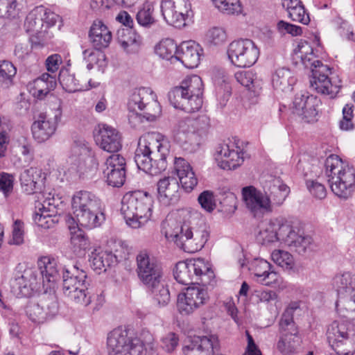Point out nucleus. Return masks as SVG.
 <instances>
[{
	"label": "nucleus",
	"instance_id": "58836bf2",
	"mask_svg": "<svg viewBox=\"0 0 355 355\" xmlns=\"http://www.w3.org/2000/svg\"><path fill=\"white\" fill-rule=\"evenodd\" d=\"M179 184L186 193H190L198 184V178L190 164L179 157Z\"/></svg>",
	"mask_w": 355,
	"mask_h": 355
},
{
	"label": "nucleus",
	"instance_id": "393cba45",
	"mask_svg": "<svg viewBox=\"0 0 355 355\" xmlns=\"http://www.w3.org/2000/svg\"><path fill=\"white\" fill-rule=\"evenodd\" d=\"M37 267H31L39 272L38 282L46 290L53 288L55 282L60 278V268L58 261L53 257L44 256L40 258Z\"/></svg>",
	"mask_w": 355,
	"mask_h": 355
},
{
	"label": "nucleus",
	"instance_id": "4468645a",
	"mask_svg": "<svg viewBox=\"0 0 355 355\" xmlns=\"http://www.w3.org/2000/svg\"><path fill=\"white\" fill-rule=\"evenodd\" d=\"M289 224L282 218H274L266 220L259 225V232L256 239L261 245H283L286 234L289 232Z\"/></svg>",
	"mask_w": 355,
	"mask_h": 355
},
{
	"label": "nucleus",
	"instance_id": "052dcab7",
	"mask_svg": "<svg viewBox=\"0 0 355 355\" xmlns=\"http://www.w3.org/2000/svg\"><path fill=\"white\" fill-rule=\"evenodd\" d=\"M153 3L149 1H146L137 14L138 23L143 26H147L153 24L155 20L153 17Z\"/></svg>",
	"mask_w": 355,
	"mask_h": 355
},
{
	"label": "nucleus",
	"instance_id": "ea45409f",
	"mask_svg": "<svg viewBox=\"0 0 355 355\" xmlns=\"http://www.w3.org/2000/svg\"><path fill=\"white\" fill-rule=\"evenodd\" d=\"M289 232L286 236L283 245L290 247L298 254L306 252L312 243V239L300 234L291 225H289Z\"/></svg>",
	"mask_w": 355,
	"mask_h": 355
},
{
	"label": "nucleus",
	"instance_id": "5701e85b",
	"mask_svg": "<svg viewBox=\"0 0 355 355\" xmlns=\"http://www.w3.org/2000/svg\"><path fill=\"white\" fill-rule=\"evenodd\" d=\"M208 295L206 290L191 286L182 289L179 293V313L189 315L205 304Z\"/></svg>",
	"mask_w": 355,
	"mask_h": 355
},
{
	"label": "nucleus",
	"instance_id": "6ab92c4d",
	"mask_svg": "<svg viewBox=\"0 0 355 355\" xmlns=\"http://www.w3.org/2000/svg\"><path fill=\"white\" fill-rule=\"evenodd\" d=\"M209 236L205 227L194 230L184 222L179 232V245L184 252L194 253L204 247Z\"/></svg>",
	"mask_w": 355,
	"mask_h": 355
},
{
	"label": "nucleus",
	"instance_id": "2eb2a0df",
	"mask_svg": "<svg viewBox=\"0 0 355 355\" xmlns=\"http://www.w3.org/2000/svg\"><path fill=\"white\" fill-rule=\"evenodd\" d=\"M62 118V110L60 105L52 110L51 113L46 115H40L38 119L32 125L34 139L40 143L49 139L55 134Z\"/></svg>",
	"mask_w": 355,
	"mask_h": 355
},
{
	"label": "nucleus",
	"instance_id": "13d9d810",
	"mask_svg": "<svg viewBox=\"0 0 355 355\" xmlns=\"http://www.w3.org/2000/svg\"><path fill=\"white\" fill-rule=\"evenodd\" d=\"M17 73L13 64L8 60H0V86L8 87L12 83Z\"/></svg>",
	"mask_w": 355,
	"mask_h": 355
},
{
	"label": "nucleus",
	"instance_id": "6e6552de",
	"mask_svg": "<svg viewBox=\"0 0 355 355\" xmlns=\"http://www.w3.org/2000/svg\"><path fill=\"white\" fill-rule=\"evenodd\" d=\"M87 273L78 263L65 267L62 270V291L71 300L83 306H88L92 302L86 281Z\"/></svg>",
	"mask_w": 355,
	"mask_h": 355
},
{
	"label": "nucleus",
	"instance_id": "49530a36",
	"mask_svg": "<svg viewBox=\"0 0 355 355\" xmlns=\"http://www.w3.org/2000/svg\"><path fill=\"white\" fill-rule=\"evenodd\" d=\"M33 149L31 144L24 142L19 144L15 153L11 155L10 160L17 167L28 165L33 159Z\"/></svg>",
	"mask_w": 355,
	"mask_h": 355
},
{
	"label": "nucleus",
	"instance_id": "603ef678",
	"mask_svg": "<svg viewBox=\"0 0 355 355\" xmlns=\"http://www.w3.org/2000/svg\"><path fill=\"white\" fill-rule=\"evenodd\" d=\"M162 233L168 243H177L178 216L176 213L173 212L167 215L162 223Z\"/></svg>",
	"mask_w": 355,
	"mask_h": 355
},
{
	"label": "nucleus",
	"instance_id": "f704fd0d",
	"mask_svg": "<svg viewBox=\"0 0 355 355\" xmlns=\"http://www.w3.org/2000/svg\"><path fill=\"white\" fill-rule=\"evenodd\" d=\"M158 198L165 205H170L176 198L178 180L174 176L165 177L157 182Z\"/></svg>",
	"mask_w": 355,
	"mask_h": 355
},
{
	"label": "nucleus",
	"instance_id": "de8ad7c7",
	"mask_svg": "<svg viewBox=\"0 0 355 355\" xmlns=\"http://www.w3.org/2000/svg\"><path fill=\"white\" fill-rule=\"evenodd\" d=\"M155 53L163 60L171 62L178 60V43L171 38L163 39L155 45Z\"/></svg>",
	"mask_w": 355,
	"mask_h": 355
},
{
	"label": "nucleus",
	"instance_id": "f3484780",
	"mask_svg": "<svg viewBox=\"0 0 355 355\" xmlns=\"http://www.w3.org/2000/svg\"><path fill=\"white\" fill-rule=\"evenodd\" d=\"M137 272L139 279L148 288L159 285L161 270L155 259L146 250L138 253L136 257Z\"/></svg>",
	"mask_w": 355,
	"mask_h": 355
},
{
	"label": "nucleus",
	"instance_id": "a211bd4d",
	"mask_svg": "<svg viewBox=\"0 0 355 355\" xmlns=\"http://www.w3.org/2000/svg\"><path fill=\"white\" fill-rule=\"evenodd\" d=\"M315 66L311 68L312 75L310 79V87L313 91L322 95L334 98L339 92L340 87L333 84L329 76L331 69L321 62H317Z\"/></svg>",
	"mask_w": 355,
	"mask_h": 355
},
{
	"label": "nucleus",
	"instance_id": "dca6fc26",
	"mask_svg": "<svg viewBox=\"0 0 355 355\" xmlns=\"http://www.w3.org/2000/svg\"><path fill=\"white\" fill-rule=\"evenodd\" d=\"M294 309L293 307H289L286 309L279 322L282 336L277 343V347L284 354L293 352L298 343L297 330L292 317V312Z\"/></svg>",
	"mask_w": 355,
	"mask_h": 355
},
{
	"label": "nucleus",
	"instance_id": "9d476101",
	"mask_svg": "<svg viewBox=\"0 0 355 355\" xmlns=\"http://www.w3.org/2000/svg\"><path fill=\"white\" fill-rule=\"evenodd\" d=\"M349 324L347 320H335L328 327V341L338 355H352L355 352V334L349 329Z\"/></svg>",
	"mask_w": 355,
	"mask_h": 355
},
{
	"label": "nucleus",
	"instance_id": "4c0bfd02",
	"mask_svg": "<svg viewBox=\"0 0 355 355\" xmlns=\"http://www.w3.org/2000/svg\"><path fill=\"white\" fill-rule=\"evenodd\" d=\"M58 312V306L55 302H51L46 307L38 304H31L27 306L26 314L34 322L42 323L53 318Z\"/></svg>",
	"mask_w": 355,
	"mask_h": 355
},
{
	"label": "nucleus",
	"instance_id": "473e14b6",
	"mask_svg": "<svg viewBox=\"0 0 355 355\" xmlns=\"http://www.w3.org/2000/svg\"><path fill=\"white\" fill-rule=\"evenodd\" d=\"M56 86L55 76L44 73L28 85L29 92L35 98H44Z\"/></svg>",
	"mask_w": 355,
	"mask_h": 355
},
{
	"label": "nucleus",
	"instance_id": "4be33fe9",
	"mask_svg": "<svg viewBox=\"0 0 355 355\" xmlns=\"http://www.w3.org/2000/svg\"><path fill=\"white\" fill-rule=\"evenodd\" d=\"M39 272L31 267L25 268L21 272L16 273L10 282L11 291L17 297H30L34 291L40 288L38 282Z\"/></svg>",
	"mask_w": 355,
	"mask_h": 355
},
{
	"label": "nucleus",
	"instance_id": "a18cd8bd",
	"mask_svg": "<svg viewBox=\"0 0 355 355\" xmlns=\"http://www.w3.org/2000/svg\"><path fill=\"white\" fill-rule=\"evenodd\" d=\"M59 80L63 89L68 92L88 90L97 87L99 84L96 82L92 83L91 80L88 81V83H80V80H76L73 74L67 72L60 73Z\"/></svg>",
	"mask_w": 355,
	"mask_h": 355
},
{
	"label": "nucleus",
	"instance_id": "37998d69",
	"mask_svg": "<svg viewBox=\"0 0 355 355\" xmlns=\"http://www.w3.org/2000/svg\"><path fill=\"white\" fill-rule=\"evenodd\" d=\"M44 6H37L27 15L24 21V28L27 33L38 35L43 31L42 17L45 15Z\"/></svg>",
	"mask_w": 355,
	"mask_h": 355
},
{
	"label": "nucleus",
	"instance_id": "864d4df0",
	"mask_svg": "<svg viewBox=\"0 0 355 355\" xmlns=\"http://www.w3.org/2000/svg\"><path fill=\"white\" fill-rule=\"evenodd\" d=\"M71 234V245L73 252L78 255L83 254L90 246L89 239L79 227L72 229Z\"/></svg>",
	"mask_w": 355,
	"mask_h": 355
},
{
	"label": "nucleus",
	"instance_id": "7ed1b4c3",
	"mask_svg": "<svg viewBox=\"0 0 355 355\" xmlns=\"http://www.w3.org/2000/svg\"><path fill=\"white\" fill-rule=\"evenodd\" d=\"M324 173L331 191L342 200H347L355 190V169L338 155H331L324 162Z\"/></svg>",
	"mask_w": 355,
	"mask_h": 355
},
{
	"label": "nucleus",
	"instance_id": "0e129e2a",
	"mask_svg": "<svg viewBox=\"0 0 355 355\" xmlns=\"http://www.w3.org/2000/svg\"><path fill=\"white\" fill-rule=\"evenodd\" d=\"M289 17L293 20L300 22L303 24H308L310 21L309 15L306 12L305 8L302 2L299 5L293 7L288 11Z\"/></svg>",
	"mask_w": 355,
	"mask_h": 355
},
{
	"label": "nucleus",
	"instance_id": "c756f323",
	"mask_svg": "<svg viewBox=\"0 0 355 355\" xmlns=\"http://www.w3.org/2000/svg\"><path fill=\"white\" fill-rule=\"evenodd\" d=\"M202 51L200 46L194 40L184 41L179 44V61L187 68H196L200 63Z\"/></svg>",
	"mask_w": 355,
	"mask_h": 355
},
{
	"label": "nucleus",
	"instance_id": "bf43d9fd",
	"mask_svg": "<svg viewBox=\"0 0 355 355\" xmlns=\"http://www.w3.org/2000/svg\"><path fill=\"white\" fill-rule=\"evenodd\" d=\"M161 10L166 23L175 26L178 22L175 1L174 0H163L161 3Z\"/></svg>",
	"mask_w": 355,
	"mask_h": 355
},
{
	"label": "nucleus",
	"instance_id": "6e6d98bb",
	"mask_svg": "<svg viewBox=\"0 0 355 355\" xmlns=\"http://www.w3.org/2000/svg\"><path fill=\"white\" fill-rule=\"evenodd\" d=\"M271 259L275 263L285 270L291 271L295 268L293 256L283 250H275L271 253Z\"/></svg>",
	"mask_w": 355,
	"mask_h": 355
},
{
	"label": "nucleus",
	"instance_id": "79ce46f5",
	"mask_svg": "<svg viewBox=\"0 0 355 355\" xmlns=\"http://www.w3.org/2000/svg\"><path fill=\"white\" fill-rule=\"evenodd\" d=\"M295 82L293 73L284 67L277 69L272 77V87L277 91L289 92Z\"/></svg>",
	"mask_w": 355,
	"mask_h": 355
},
{
	"label": "nucleus",
	"instance_id": "f257e3e1",
	"mask_svg": "<svg viewBox=\"0 0 355 355\" xmlns=\"http://www.w3.org/2000/svg\"><path fill=\"white\" fill-rule=\"evenodd\" d=\"M170 143L158 132H148L138 142L135 161L139 169L156 175L166 168L170 153Z\"/></svg>",
	"mask_w": 355,
	"mask_h": 355
},
{
	"label": "nucleus",
	"instance_id": "c85d7f7f",
	"mask_svg": "<svg viewBox=\"0 0 355 355\" xmlns=\"http://www.w3.org/2000/svg\"><path fill=\"white\" fill-rule=\"evenodd\" d=\"M123 255L115 250V252L101 248H95L91 253L89 261L94 270L106 271L107 268L116 263Z\"/></svg>",
	"mask_w": 355,
	"mask_h": 355
},
{
	"label": "nucleus",
	"instance_id": "1a4fd4ad",
	"mask_svg": "<svg viewBox=\"0 0 355 355\" xmlns=\"http://www.w3.org/2000/svg\"><path fill=\"white\" fill-rule=\"evenodd\" d=\"M214 278L211 264L204 259L179 261V283L182 284H209Z\"/></svg>",
	"mask_w": 355,
	"mask_h": 355
},
{
	"label": "nucleus",
	"instance_id": "cd10ccee",
	"mask_svg": "<svg viewBox=\"0 0 355 355\" xmlns=\"http://www.w3.org/2000/svg\"><path fill=\"white\" fill-rule=\"evenodd\" d=\"M263 188L272 209L273 206H281L290 193L289 187L277 178H270L266 182Z\"/></svg>",
	"mask_w": 355,
	"mask_h": 355
},
{
	"label": "nucleus",
	"instance_id": "4d7b16f0",
	"mask_svg": "<svg viewBox=\"0 0 355 355\" xmlns=\"http://www.w3.org/2000/svg\"><path fill=\"white\" fill-rule=\"evenodd\" d=\"M214 6L222 13L227 15H239L243 12L239 0H212Z\"/></svg>",
	"mask_w": 355,
	"mask_h": 355
},
{
	"label": "nucleus",
	"instance_id": "09e8293b",
	"mask_svg": "<svg viewBox=\"0 0 355 355\" xmlns=\"http://www.w3.org/2000/svg\"><path fill=\"white\" fill-rule=\"evenodd\" d=\"M83 58L87 62V68L96 69L101 73L107 67L105 55L98 49H86L83 52Z\"/></svg>",
	"mask_w": 355,
	"mask_h": 355
},
{
	"label": "nucleus",
	"instance_id": "412c9836",
	"mask_svg": "<svg viewBox=\"0 0 355 355\" xmlns=\"http://www.w3.org/2000/svg\"><path fill=\"white\" fill-rule=\"evenodd\" d=\"M39 272L31 267L25 268L21 272L16 273L10 282L11 291L17 297H30L34 291L40 288L38 282Z\"/></svg>",
	"mask_w": 355,
	"mask_h": 355
},
{
	"label": "nucleus",
	"instance_id": "7c9ffc66",
	"mask_svg": "<svg viewBox=\"0 0 355 355\" xmlns=\"http://www.w3.org/2000/svg\"><path fill=\"white\" fill-rule=\"evenodd\" d=\"M97 142L103 150L109 153H116L121 148L119 132L107 125H103L100 128Z\"/></svg>",
	"mask_w": 355,
	"mask_h": 355
},
{
	"label": "nucleus",
	"instance_id": "ddd939ff",
	"mask_svg": "<svg viewBox=\"0 0 355 355\" xmlns=\"http://www.w3.org/2000/svg\"><path fill=\"white\" fill-rule=\"evenodd\" d=\"M239 140H229L218 145L214 158L217 165L224 170H234L241 166L248 155Z\"/></svg>",
	"mask_w": 355,
	"mask_h": 355
},
{
	"label": "nucleus",
	"instance_id": "a19ab883",
	"mask_svg": "<svg viewBox=\"0 0 355 355\" xmlns=\"http://www.w3.org/2000/svg\"><path fill=\"white\" fill-rule=\"evenodd\" d=\"M117 40L128 53H137L141 44L140 36L130 28H122L117 31Z\"/></svg>",
	"mask_w": 355,
	"mask_h": 355
},
{
	"label": "nucleus",
	"instance_id": "423d86ee",
	"mask_svg": "<svg viewBox=\"0 0 355 355\" xmlns=\"http://www.w3.org/2000/svg\"><path fill=\"white\" fill-rule=\"evenodd\" d=\"M154 345L152 335L148 334L144 342L132 331L121 328L112 331L107 338L108 355H145L148 349H155Z\"/></svg>",
	"mask_w": 355,
	"mask_h": 355
},
{
	"label": "nucleus",
	"instance_id": "bb28decb",
	"mask_svg": "<svg viewBox=\"0 0 355 355\" xmlns=\"http://www.w3.org/2000/svg\"><path fill=\"white\" fill-rule=\"evenodd\" d=\"M320 103L317 96L308 94H297L293 101V113L304 123L317 120V108Z\"/></svg>",
	"mask_w": 355,
	"mask_h": 355
},
{
	"label": "nucleus",
	"instance_id": "f03ea898",
	"mask_svg": "<svg viewBox=\"0 0 355 355\" xmlns=\"http://www.w3.org/2000/svg\"><path fill=\"white\" fill-rule=\"evenodd\" d=\"M73 216H68L66 222L70 230L82 226L94 229L101 226L105 220L104 207L101 199L87 191L76 192L71 201Z\"/></svg>",
	"mask_w": 355,
	"mask_h": 355
},
{
	"label": "nucleus",
	"instance_id": "69168bd1",
	"mask_svg": "<svg viewBox=\"0 0 355 355\" xmlns=\"http://www.w3.org/2000/svg\"><path fill=\"white\" fill-rule=\"evenodd\" d=\"M125 168V160L123 157L117 153L110 155L105 161V168L104 170L116 171L117 169Z\"/></svg>",
	"mask_w": 355,
	"mask_h": 355
},
{
	"label": "nucleus",
	"instance_id": "20e7f679",
	"mask_svg": "<svg viewBox=\"0 0 355 355\" xmlns=\"http://www.w3.org/2000/svg\"><path fill=\"white\" fill-rule=\"evenodd\" d=\"M154 205L152 195L144 191L125 193L121 211L126 225L132 229L143 227L151 218Z\"/></svg>",
	"mask_w": 355,
	"mask_h": 355
},
{
	"label": "nucleus",
	"instance_id": "c9c22d12",
	"mask_svg": "<svg viewBox=\"0 0 355 355\" xmlns=\"http://www.w3.org/2000/svg\"><path fill=\"white\" fill-rule=\"evenodd\" d=\"M197 121L194 117H185L179 123V144L185 151L193 150L192 137L196 128Z\"/></svg>",
	"mask_w": 355,
	"mask_h": 355
},
{
	"label": "nucleus",
	"instance_id": "e433bc0d",
	"mask_svg": "<svg viewBox=\"0 0 355 355\" xmlns=\"http://www.w3.org/2000/svg\"><path fill=\"white\" fill-rule=\"evenodd\" d=\"M293 59L297 63L300 62L306 68H312L315 66L317 62H320L315 58L313 47L306 40H300L293 50Z\"/></svg>",
	"mask_w": 355,
	"mask_h": 355
},
{
	"label": "nucleus",
	"instance_id": "5fc2aeb1",
	"mask_svg": "<svg viewBox=\"0 0 355 355\" xmlns=\"http://www.w3.org/2000/svg\"><path fill=\"white\" fill-rule=\"evenodd\" d=\"M227 40V33L221 26H212L205 35V41L210 46H222L226 43Z\"/></svg>",
	"mask_w": 355,
	"mask_h": 355
},
{
	"label": "nucleus",
	"instance_id": "680f3d73",
	"mask_svg": "<svg viewBox=\"0 0 355 355\" xmlns=\"http://www.w3.org/2000/svg\"><path fill=\"white\" fill-rule=\"evenodd\" d=\"M106 182L110 186L114 187H121L125 180V168L116 171L103 170Z\"/></svg>",
	"mask_w": 355,
	"mask_h": 355
},
{
	"label": "nucleus",
	"instance_id": "9b49d317",
	"mask_svg": "<svg viewBox=\"0 0 355 355\" xmlns=\"http://www.w3.org/2000/svg\"><path fill=\"white\" fill-rule=\"evenodd\" d=\"M259 54L260 51L257 44L249 39L234 40L227 49L230 62L240 68L253 66L257 62Z\"/></svg>",
	"mask_w": 355,
	"mask_h": 355
},
{
	"label": "nucleus",
	"instance_id": "3c124183",
	"mask_svg": "<svg viewBox=\"0 0 355 355\" xmlns=\"http://www.w3.org/2000/svg\"><path fill=\"white\" fill-rule=\"evenodd\" d=\"M194 13L189 0H179V30H189L194 23Z\"/></svg>",
	"mask_w": 355,
	"mask_h": 355
},
{
	"label": "nucleus",
	"instance_id": "f8f14e48",
	"mask_svg": "<svg viewBox=\"0 0 355 355\" xmlns=\"http://www.w3.org/2000/svg\"><path fill=\"white\" fill-rule=\"evenodd\" d=\"M180 90L181 99L179 101V109L187 113H193L201 107L203 85L200 76H188L179 86Z\"/></svg>",
	"mask_w": 355,
	"mask_h": 355
},
{
	"label": "nucleus",
	"instance_id": "39448f33",
	"mask_svg": "<svg viewBox=\"0 0 355 355\" xmlns=\"http://www.w3.org/2000/svg\"><path fill=\"white\" fill-rule=\"evenodd\" d=\"M128 121L132 127L141 123L143 119L154 121L162 112L157 94L150 87L135 89L128 99Z\"/></svg>",
	"mask_w": 355,
	"mask_h": 355
},
{
	"label": "nucleus",
	"instance_id": "c03bdc74",
	"mask_svg": "<svg viewBox=\"0 0 355 355\" xmlns=\"http://www.w3.org/2000/svg\"><path fill=\"white\" fill-rule=\"evenodd\" d=\"M234 77L238 83L254 94H258L262 89V79L252 70L238 71Z\"/></svg>",
	"mask_w": 355,
	"mask_h": 355
},
{
	"label": "nucleus",
	"instance_id": "8fccbe9b",
	"mask_svg": "<svg viewBox=\"0 0 355 355\" xmlns=\"http://www.w3.org/2000/svg\"><path fill=\"white\" fill-rule=\"evenodd\" d=\"M332 284L338 293L339 300L336 302V308L338 307L340 300L347 293V290L355 286V277L350 272H344L336 275L332 282Z\"/></svg>",
	"mask_w": 355,
	"mask_h": 355
},
{
	"label": "nucleus",
	"instance_id": "aec40b11",
	"mask_svg": "<svg viewBox=\"0 0 355 355\" xmlns=\"http://www.w3.org/2000/svg\"><path fill=\"white\" fill-rule=\"evenodd\" d=\"M272 268V265L263 259H254L250 266V270L257 283L266 286L284 288L286 284L283 277Z\"/></svg>",
	"mask_w": 355,
	"mask_h": 355
},
{
	"label": "nucleus",
	"instance_id": "b1692460",
	"mask_svg": "<svg viewBox=\"0 0 355 355\" xmlns=\"http://www.w3.org/2000/svg\"><path fill=\"white\" fill-rule=\"evenodd\" d=\"M242 199L246 208L254 216H260L271 212L270 201L266 192H261L253 186L245 187L241 190Z\"/></svg>",
	"mask_w": 355,
	"mask_h": 355
},
{
	"label": "nucleus",
	"instance_id": "338daca9",
	"mask_svg": "<svg viewBox=\"0 0 355 355\" xmlns=\"http://www.w3.org/2000/svg\"><path fill=\"white\" fill-rule=\"evenodd\" d=\"M15 178L12 175L1 173H0V192L5 197H8L13 190Z\"/></svg>",
	"mask_w": 355,
	"mask_h": 355
},
{
	"label": "nucleus",
	"instance_id": "72a5a7b5",
	"mask_svg": "<svg viewBox=\"0 0 355 355\" xmlns=\"http://www.w3.org/2000/svg\"><path fill=\"white\" fill-rule=\"evenodd\" d=\"M90 41L96 49L106 48L112 40V33L101 20L93 22L89 34Z\"/></svg>",
	"mask_w": 355,
	"mask_h": 355
},
{
	"label": "nucleus",
	"instance_id": "774afa93",
	"mask_svg": "<svg viewBox=\"0 0 355 355\" xmlns=\"http://www.w3.org/2000/svg\"><path fill=\"white\" fill-rule=\"evenodd\" d=\"M24 241V223L20 220H16L13 224L12 239L10 243L12 245H19Z\"/></svg>",
	"mask_w": 355,
	"mask_h": 355
},
{
	"label": "nucleus",
	"instance_id": "e2e57ef3",
	"mask_svg": "<svg viewBox=\"0 0 355 355\" xmlns=\"http://www.w3.org/2000/svg\"><path fill=\"white\" fill-rule=\"evenodd\" d=\"M201 207L207 212L213 211L216 207V196L213 191L206 190L202 191L198 198Z\"/></svg>",
	"mask_w": 355,
	"mask_h": 355
},
{
	"label": "nucleus",
	"instance_id": "a878e982",
	"mask_svg": "<svg viewBox=\"0 0 355 355\" xmlns=\"http://www.w3.org/2000/svg\"><path fill=\"white\" fill-rule=\"evenodd\" d=\"M49 196L42 200L38 201L35 205V211L33 214L34 223L44 229L53 227L59 221L57 215V209L54 205V198Z\"/></svg>",
	"mask_w": 355,
	"mask_h": 355
},
{
	"label": "nucleus",
	"instance_id": "2f4dec72",
	"mask_svg": "<svg viewBox=\"0 0 355 355\" xmlns=\"http://www.w3.org/2000/svg\"><path fill=\"white\" fill-rule=\"evenodd\" d=\"M42 171L31 167L24 170L20 175V182L23 191L27 194L40 191L44 184Z\"/></svg>",
	"mask_w": 355,
	"mask_h": 355
},
{
	"label": "nucleus",
	"instance_id": "0eeeda50",
	"mask_svg": "<svg viewBox=\"0 0 355 355\" xmlns=\"http://www.w3.org/2000/svg\"><path fill=\"white\" fill-rule=\"evenodd\" d=\"M67 162L69 170L76 173L79 177H92L98 168V162L88 143L83 137L73 139L68 152Z\"/></svg>",
	"mask_w": 355,
	"mask_h": 355
}]
</instances>
